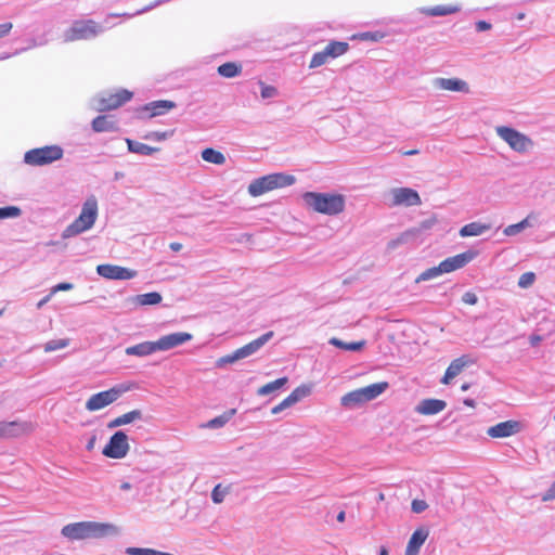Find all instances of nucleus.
Returning a JSON list of instances; mask_svg holds the SVG:
<instances>
[{
	"label": "nucleus",
	"mask_w": 555,
	"mask_h": 555,
	"mask_svg": "<svg viewBox=\"0 0 555 555\" xmlns=\"http://www.w3.org/2000/svg\"><path fill=\"white\" fill-rule=\"evenodd\" d=\"M153 548L145 547H127L126 553L128 555H152Z\"/></svg>",
	"instance_id": "5fc2aeb1"
},
{
	"label": "nucleus",
	"mask_w": 555,
	"mask_h": 555,
	"mask_svg": "<svg viewBox=\"0 0 555 555\" xmlns=\"http://www.w3.org/2000/svg\"><path fill=\"white\" fill-rule=\"evenodd\" d=\"M259 86L263 100L273 99L279 95V90L274 86L266 85L263 81H259Z\"/></svg>",
	"instance_id": "09e8293b"
},
{
	"label": "nucleus",
	"mask_w": 555,
	"mask_h": 555,
	"mask_svg": "<svg viewBox=\"0 0 555 555\" xmlns=\"http://www.w3.org/2000/svg\"><path fill=\"white\" fill-rule=\"evenodd\" d=\"M242 356L238 351V349H236L234 352H232L231 354H227L224 357H221L217 360L216 362V366L221 369V367H224L225 365L228 364H232L238 360H242Z\"/></svg>",
	"instance_id": "37998d69"
},
{
	"label": "nucleus",
	"mask_w": 555,
	"mask_h": 555,
	"mask_svg": "<svg viewBox=\"0 0 555 555\" xmlns=\"http://www.w3.org/2000/svg\"><path fill=\"white\" fill-rule=\"evenodd\" d=\"M176 107V103L172 101L160 100L147 104L144 108L151 111V116H157L164 114L166 111Z\"/></svg>",
	"instance_id": "c85d7f7f"
},
{
	"label": "nucleus",
	"mask_w": 555,
	"mask_h": 555,
	"mask_svg": "<svg viewBox=\"0 0 555 555\" xmlns=\"http://www.w3.org/2000/svg\"><path fill=\"white\" fill-rule=\"evenodd\" d=\"M13 28V24L11 22H7L0 24V39L7 37Z\"/></svg>",
	"instance_id": "052dcab7"
},
{
	"label": "nucleus",
	"mask_w": 555,
	"mask_h": 555,
	"mask_svg": "<svg viewBox=\"0 0 555 555\" xmlns=\"http://www.w3.org/2000/svg\"><path fill=\"white\" fill-rule=\"evenodd\" d=\"M466 365L467 360L464 357L453 360L448 366L441 383L446 385L450 384L453 378L461 374Z\"/></svg>",
	"instance_id": "bb28decb"
},
{
	"label": "nucleus",
	"mask_w": 555,
	"mask_h": 555,
	"mask_svg": "<svg viewBox=\"0 0 555 555\" xmlns=\"http://www.w3.org/2000/svg\"><path fill=\"white\" fill-rule=\"evenodd\" d=\"M491 28V24L486 21H479L476 23V29L478 31H486Z\"/></svg>",
	"instance_id": "680f3d73"
},
{
	"label": "nucleus",
	"mask_w": 555,
	"mask_h": 555,
	"mask_svg": "<svg viewBox=\"0 0 555 555\" xmlns=\"http://www.w3.org/2000/svg\"><path fill=\"white\" fill-rule=\"evenodd\" d=\"M61 534L70 541L87 540L85 521L65 525L61 530Z\"/></svg>",
	"instance_id": "4be33fe9"
},
{
	"label": "nucleus",
	"mask_w": 555,
	"mask_h": 555,
	"mask_svg": "<svg viewBox=\"0 0 555 555\" xmlns=\"http://www.w3.org/2000/svg\"><path fill=\"white\" fill-rule=\"evenodd\" d=\"M495 133L503 140L513 151L517 153H526L533 147V141L522 132L507 127L498 126Z\"/></svg>",
	"instance_id": "0eeeda50"
},
{
	"label": "nucleus",
	"mask_w": 555,
	"mask_h": 555,
	"mask_svg": "<svg viewBox=\"0 0 555 555\" xmlns=\"http://www.w3.org/2000/svg\"><path fill=\"white\" fill-rule=\"evenodd\" d=\"M169 247L173 251H180L182 249V244L178 242H172L170 243Z\"/></svg>",
	"instance_id": "338daca9"
},
{
	"label": "nucleus",
	"mask_w": 555,
	"mask_h": 555,
	"mask_svg": "<svg viewBox=\"0 0 555 555\" xmlns=\"http://www.w3.org/2000/svg\"><path fill=\"white\" fill-rule=\"evenodd\" d=\"M125 391L126 389L122 387H113L94 393L86 401V410L89 412L102 410L117 401Z\"/></svg>",
	"instance_id": "1a4fd4ad"
},
{
	"label": "nucleus",
	"mask_w": 555,
	"mask_h": 555,
	"mask_svg": "<svg viewBox=\"0 0 555 555\" xmlns=\"http://www.w3.org/2000/svg\"><path fill=\"white\" fill-rule=\"evenodd\" d=\"M122 425H128L135 421H140L143 417V414L140 410H132L122 415H120Z\"/></svg>",
	"instance_id": "8fccbe9b"
},
{
	"label": "nucleus",
	"mask_w": 555,
	"mask_h": 555,
	"mask_svg": "<svg viewBox=\"0 0 555 555\" xmlns=\"http://www.w3.org/2000/svg\"><path fill=\"white\" fill-rule=\"evenodd\" d=\"M132 98V92L120 89L115 93H102L92 100V107L99 112L115 109L128 102Z\"/></svg>",
	"instance_id": "6e6552de"
},
{
	"label": "nucleus",
	"mask_w": 555,
	"mask_h": 555,
	"mask_svg": "<svg viewBox=\"0 0 555 555\" xmlns=\"http://www.w3.org/2000/svg\"><path fill=\"white\" fill-rule=\"evenodd\" d=\"M229 493L230 487H222V485L219 483L211 491V500L215 504H220Z\"/></svg>",
	"instance_id": "ea45409f"
},
{
	"label": "nucleus",
	"mask_w": 555,
	"mask_h": 555,
	"mask_svg": "<svg viewBox=\"0 0 555 555\" xmlns=\"http://www.w3.org/2000/svg\"><path fill=\"white\" fill-rule=\"evenodd\" d=\"M99 215V204L94 195L86 198L79 216L62 232V238H70L93 228Z\"/></svg>",
	"instance_id": "f257e3e1"
},
{
	"label": "nucleus",
	"mask_w": 555,
	"mask_h": 555,
	"mask_svg": "<svg viewBox=\"0 0 555 555\" xmlns=\"http://www.w3.org/2000/svg\"><path fill=\"white\" fill-rule=\"evenodd\" d=\"M22 215V210L17 206L0 207V220L14 219Z\"/></svg>",
	"instance_id": "a19ab883"
},
{
	"label": "nucleus",
	"mask_w": 555,
	"mask_h": 555,
	"mask_svg": "<svg viewBox=\"0 0 555 555\" xmlns=\"http://www.w3.org/2000/svg\"><path fill=\"white\" fill-rule=\"evenodd\" d=\"M33 429L34 426L30 422H0V439L17 438L31 433Z\"/></svg>",
	"instance_id": "ddd939ff"
},
{
	"label": "nucleus",
	"mask_w": 555,
	"mask_h": 555,
	"mask_svg": "<svg viewBox=\"0 0 555 555\" xmlns=\"http://www.w3.org/2000/svg\"><path fill=\"white\" fill-rule=\"evenodd\" d=\"M287 382H288L287 377L278 378L271 383H268V384L261 386L258 389L257 393L259 396L270 395L271 392L281 389L283 386H285L287 384Z\"/></svg>",
	"instance_id": "e433bc0d"
},
{
	"label": "nucleus",
	"mask_w": 555,
	"mask_h": 555,
	"mask_svg": "<svg viewBox=\"0 0 555 555\" xmlns=\"http://www.w3.org/2000/svg\"><path fill=\"white\" fill-rule=\"evenodd\" d=\"M390 206H418L422 204L418 193L411 188H393L389 192Z\"/></svg>",
	"instance_id": "f8f14e48"
},
{
	"label": "nucleus",
	"mask_w": 555,
	"mask_h": 555,
	"mask_svg": "<svg viewBox=\"0 0 555 555\" xmlns=\"http://www.w3.org/2000/svg\"><path fill=\"white\" fill-rule=\"evenodd\" d=\"M429 535V530L425 527L417 528L411 535L404 555H418L422 545Z\"/></svg>",
	"instance_id": "6ab92c4d"
},
{
	"label": "nucleus",
	"mask_w": 555,
	"mask_h": 555,
	"mask_svg": "<svg viewBox=\"0 0 555 555\" xmlns=\"http://www.w3.org/2000/svg\"><path fill=\"white\" fill-rule=\"evenodd\" d=\"M447 402L440 399H424L415 406V412L421 415H435L443 411Z\"/></svg>",
	"instance_id": "aec40b11"
},
{
	"label": "nucleus",
	"mask_w": 555,
	"mask_h": 555,
	"mask_svg": "<svg viewBox=\"0 0 555 555\" xmlns=\"http://www.w3.org/2000/svg\"><path fill=\"white\" fill-rule=\"evenodd\" d=\"M104 27L92 20L75 21L69 28L63 33L64 42L78 40H90L102 34Z\"/></svg>",
	"instance_id": "39448f33"
},
{
	"label": "nucleus",
	"mask_w": 555,
	"mask_h": 555,
	"mask_svg": "<svg viewBox=\"0 0 555 555\" xmlns=\"http://www.w3.org/2000/svg\"><path fill=\"white\" fill-rule=\"evenodd\" d=\"M52 296L53 295H51L50 292L47 296H44L41 300L37 302V308L41 309L46 304H48L51 300Z\"/></svg>",
	"instance_id": "0e129e2a"
},
{
	"label": "nucleus",
	"mask_w": 555,
	"mask_h": 555,
	"mask_svg": "<svg viewBox=\"0 0 555 555\" xmlns=\"http://www.w3.org/2000/svg\"><path fill=\"white\" fill-rule=\"evenodd\" d=\"M167 1H168V0H157V1L153 2V3H151L150 5H147V7L143 8V9H141V10H138V11H137L135 13H133V14H128V13H124V14H111L109 16H107V18L105 20V22H107V20H108L109 17H114V16H127V17H132V16H135V15H140V14H143V13H145V12L151 11V10H152V9H154V8H157L158 5H160V4H163V3L167 2Z\"/></svg>",
	"instance_id": "de8ad7c7"
},
{
	"label": "nucleus",
	"mask_w": 555,
	"mask_h": 555,
	"mask_svg": "<svg viewBox=\"0 0 555 555\" xmlns=\"http://www.w3.org/2000/svg\"><path fill=\"white\" fill-rule=\"evenodd\" d=\"M282 411H284V410H283V408L281 406V404L279 403L278 405H275V406H273V408H272L271 413L275 415V414L281 413Z\"/></svg>",
	"instance_id": "774afa93"
},
{
	"label": "nucleus",
	"mask_w": 555,
	"mask_h": 555,
	"mask_svg": "<svg viewBox=\"0 0 555 555\" xmlns=\"http://www.w3.org/2000/svg\"><path fill=\"white\" fill-rule=\"evenodd\" d=\"M92 129L95 132L114 131L116 129L115 121L108 119L106 116H98L92 121Z\"/></svg>",
	"instance_id": "2f4dec72"
},
{
	"label": "nucleus",
	"mask_w": 555,
	"mask_h": 555,
	"mask_svg": "<svg viewBox=\"0 0 555 555\" xmlns=\"http://www.w3.org/2000/svg\"><path fill=\"white\" fill-rule=\"evenodd\" d=\"M218 74L225 78H233L241 74L242 67L233 62H228L218 67Z\"/></svg>",
	"instance_id": "c9c22d12"
},
{
	"label": "nucleus",
	"mask_w": 555,
	"mask_h": 555,
	"mask_svg": "<svg viewBox=\"0 0 555 555\" xmlns=\"http://www.w3.org/2000/svg\"><path fill=\"white\" fill-rule=\"evenodd\" d=\"M96 273L107 280H131L137 276V271L117 264H99Z\"/></svg>",
	"instance_id": "2eb2a0df"
},
{
	"label": "nucleus",
	"mask_w": 555,
	"mask_h": 555,
	"mask_svg": "<svg viewBox=\"0 0 555 555\" xmlns=\"http://www.w3.org/2000/svg\"><path fill=\"white\" fill-rule=\"evenodd\" d=\"M328 343L337 348L348 351H359L365 346V340L345 343L336 337H332Z\"/></svg>",
	"instance_id": "f704fd0d"
},
{
	"label": "nucleus",
	"mask_w": 555,
	"mask_h": 555,
	"mask_svg": "<svg viewBox=\"0 0 555 555\" xmlns=\"http://www.w3.org/2000/svg\"><path fill=\"white\" fill-rule=\"evenodd\" d=\"M156 341H143L133 346H129L125 349L127 356L135 357H149L157 352Z\"/></svg>",
	"instance_id": "b1692460"
},
{
	"label": "nucleus",
	"mask_w": 555,
	"mask_h": 555,
	"mask_svg": "<svg viewBox=\"0 0 555 555\" xmlns=\"http://www.w3.org/2000/svg\"><path fill=\"white\" fill-rule=\"evenodd\" d=\"M433 86L439 90L468 93V83L460 78H442L437 77L433 80Z\"/></svg>",
	"instance_id": "a211bd4d"
},
{
	"label": "nucleus",
	"mask_w": 555,
	"mask_h": 555,
	"mask_svg": "<svg viewBox=\"0 0 555 555\" xmlns=\"http://www.w3.org/2000/svg\"><path fill=\"white\" fill-rule=\"evenodd\" d=\"M120 426H124L120 416H118V417H116V418H114V420H112V421H109L107 423V428L108 429H114V428H117V427H120Z\"/></svg>",
	"instance_id": "e2e57ef3"
},
{
	"label": "nucleus",
	"mask_w": 555,
	"mask_h": 555,
	"mask_svg": "<svg viewBox=\"0 0 555 555\" xmlns=\"http://www.w3.org/2000/svg\"><path fill=\"white\" fill-rule=\"evenodd\" d=\"M296 178L284 172L270 173L251 181L248 185V193L253 197L260 196L270 191L291 186Z\"/></svg>",
	"instance_id": "7ed1b4c3"
},
{
	"label": "nucleus",
	"mask_w": 555,
	"mask_h": 555,
	"mask_svg": "<svg viewBox=\"0 0 555 555\" xmlns=\"http://www.w3.org/2000/svg\"><path fill=\"white\" fill-rule=\"evenodd\" d=\"M555 499V481L551 485V487L542 494L541 500L543 502H550Z\"/></svg>",
	"instance_id": "13d9d810"
},
{
	"label": "nucleus",
	"mask_w": 555,
	"mask_h": 555,
	"mask_svg": "<svg viewBox=\"0 0 555 555\" xmlns=\"http://www.w3.org/2000/svg\"><path fill=\"white\" fill-rule=\"evenodd\" d=\"M192 338L193 336L190 333L176 332L160 336L155 341L158 351H168L189 343Z\"/></svg>",
	"instance_id": "dca6fc26"
},
{
	"label": "nucleus",
	"mask_w": 555,
	"mask_h": 555,
	"mask_svg": "<svg viewBox=\"0 0 555 555\" xmlns=\"http://www.w3.org/2000/svg\"><path fill=\"white\" fill-rule=\"evenodd\" d=\"M273 332H267L260 337L254 339L253 341L246 344L245 346L238 348V351L243 359L248 358L259 351L272 337Z\"/></svg>",
	"instance_id": "412c9836"
},
{
	"label": "nucleus",
	"mask_w": 555,
	"mask_h": 555,
	"mask_svg": "<svg viewBox=\"0 0 555 555\" xmlns=\"http://www.w3.org/2000/svg\"><path fill=\"white\" fill-rule=\"evenodd\" d=\"M462 301L464 304H467V305H476L477 301H478V298L476 296L475 293L473 292H466L463 296H462Z\"/></svg>",
	"instance_id": "bf43d9fd"
},
{
	"label": "nucleus",
	"mask_w": 555,
	"mask_h": 555,
	"mask_svg": "<svg viewBox=\"0 0 555 555\" xmlns=\"http://www.w3.org/2000/svg\"><path fill=\"white\" fill-rule=\"evenodd\" d=\"M302 198L314 211L328 216L343 212L346 205L345 196L336 193L307 192Z\"/></svg>",
	"instance_id": "f03ea898"
},
{
	"label": "nucleus",
	"mask_w": 555,
	"mask_h": 555,
	"mask_svg": "<svg viewBox=\"0 0 555 555\" xmlns=\"http://www.w3.org/2000/svg\"><path fill=\"white\" fill-rule=\"evenodd\" d=\"M69 345V339H53L49 340L44 344L43 349L46 352H53L63 348H66Z\"/></svg>",
	"instance_id": "79ce46f5"
},
{
	"label": "nucleus",
	"mask_w": 555,
	"mask_h": 555,
	"mask_svg": "<svg viewBox=\"0 0 555 555\" xmlns=\"http://www.w3.org/2000/svg\"><path fill=\"white\" fill-rule=\"evenodd\" d=\"M537 221H538V215L532 211V212L528 214L527 217L525 219H522L520 222L507 225L503 230V233L506 236H515V235L519 234L521 231H524L525 229L534 227L537 224Z\"/></svg>",
	"instance_id": "5701e85b"
},
{
	"label": "nucleus",
	"mask_w": 555,
	"mask_h": 555,
	"mask_svg": "<svg viewBox=\"0 0 555 555\" xmlns=\"http://www.w3.org/2000/svg\"><path fill=\"white\" fill-rule=\"evenodd\" d=\"M63 154L60 145H46L27 151L24 154V163L34 167L46 166L60 160Z\"/></svg>",
	"instance_id": "423d86ee"
},
{
	"label": "nucleus",
	"mask_w": 555,
	"mask_h": 555,
	"mask_svg": "<svg viewBox=\"0 0 555 555\" xmlns=\"http://www.w3.org/2000/svg\"><path fill=\"white\" fill-rule=\"evenodd\" d=\"M201 155L205 162L210 164L223 165L225 163V156L221 152L211 147L203 150Z\"/></svg>",
	"instance_id": "473e14b6"
},
{
	"label": "nucleus",
	"mask_w": 555,
	"mask_h": 555,
	"mask_svg": "<svg viewBox=\"0 0 555 555\" xmlns=\"http://www.w3.org/2000/svg\"><path fill=\"white\" fill-rule=\"evenodd\" d=\"M521 430L522 424L519 421L508 420L489 427L487 429V435L494 439H502L515 436Z\"/></svg>",
	"instance_id": "4468645a"
},
{
	"label": "nucleus",
	"mask_w": 555,
	"mask_h": 555,
	"mask_svg": "<svg viewBox=\"0 0 555 555\" xmlns=\"http://www.w3.org/2000/svg\"><path fill=\"white\" fill-rule=\"evenodd\" d=\"M171 135V132L168 131H153L144 135L146 140L154 141H164L167 140Z\"/></svg>",
	"instance_id": "603ef678"
},
{
	"label": "nucleus",
	"mask_w": 555,
	"mask_h": 555,
	"mask_svg": "<svg viewBox=\"0 0 555 555\" xmlns=\"http://www.w3.org/2000/svg\"><path fill=\"white\" fill-rule=\"evenodd\" d=\"M441 274H442V272H441L440 267L438 264L437 267L429 268V269L425 270L424 272H422L417 276L416 283L436 279V278H438Z\"/></svg>",
	"instance_id": "49530a36"
},
{
	"label": "nucleus",
	"mask_w": 555,
	"mask_h": 555,
	"mask_svg": "<svg viewBox=\"0 0 555 555\" xmlns=\"http://www.w3.org/2000/svg\"><path fill=\"white\" fill-rule=\"evenodd\" d=\"M428 504L424 500H413L411 503L412 512L416 514L423 513L425 509H427Z\"/></svg>",
	"instance_id": "864d4df0"
},
{
	"label": "nucleus",
	"mask_w": 555,
	"mask_h": 555,
	"mask_svg": "<svg viewBox=\"0 0 555 555\" xmlns=\"http://www.w3.org/2000/svg\"><path fill=\"white\" fill-rule=\"evenodd\" d=\"M73 288H74V285L72 283H67V282L59 283L51 288V295H54L59 292L72 291Z\"/></svg>",
	"instance_id": "6e6d98bb"
},
{
	"label": "nucleus",
	"mask_w": 555,
	"mask_h": 555,
	"mask_svg": "<svg viewBox=\"0 0 555 555\" xmlns=\"http://www.w3.org/2000/svg\"><path fill=\"white\" fill-rule=\"evenodd\" d=\"M460 11L457 5H436L433 8L422 9L421 12L430 16H444Z\"/></svg>",
	"instance_id": "c756f323"
},
{
	"label": "nucleus",
	"mask_w": 555,
	"mask_h": 555,
	"mask_svg": "<svg viewBox=\"0 0 555 555\" xmlns=\"http://www.w3.org/2000/svg\"><path fill=\"white\" fill-rule=\"evenodd\" d=\"M326 53L331 56V59L343 55L348 50L347 42L340 41H332L325 48Z\"/></svg>",
	"instance_id": "4c0bfd02"
},
{
	"label": "nucleus",
	"mask_w": 555,
	"mask_h": 555,
	"mask_svg": "<svg viewBox=\"0 0 555 555\" xmlns=\"http://www.w3.org/2000/svg\"><path fill=\"white\" fill-rule=\"evenodd\" d=\"M130 450L128 436L122 430L116 431L104 447L102 453L114 460L124 459Z\"/></svg>",
	"instance_id": "9d476101"
},
{
	"label": "nucleus",
	"mask_w": 555,
	"mask_h": 555,
	"mask_svg": "<svg viewBox=\"0 0 555 555\" xmlns=\"http://www.w3.org/2000/svg\"><path fill=\"white\" fill-rule=\"evenodd\" d=\"M534 281L535 274L533 272H526L519 276L517 284L520 288L526 289L532 286Z\"/></svg>",
	"instance_id": "3c124183"
},
{
	"label": "nucleus",
	"mask_w": 555,
	"mask_h": 555,
	"mask_svg": "<svg viewBox=\"0 0 555 555\" xmlns=\"http://www.w3.org/2000/svg\"><path fill=\"white\" fill-rule=\"evenodd\" d=\"M85 527L87 540L114 538L120 535L121 533L120 527L112 522L85 520Z\"/></svg>",
	"instance_id": "9b49d317"
},
{
	"label": "nucleus",
	"mask_w": 555,
	"mask_h": 555,
	"mask_svg": "<svg viewBox=\"0 0 555 555\" xmlns=\"http://www.w3.org/2000/svg\"><path fill=\"white\" fill-rule=\"evenodd\" d=\"M141 306H155L162 301V295L157 292L137 295L133 299Z\"/></svg>",
	"instance_id": "72a5a7b5"
},
{
	"label": "nucleus",
	"mask_w": 555,
	"mask_h": 555,
	"mask_svg": "<svg viewBox=\"0 0 555 555\" xmlns=\"http://www.w3.org/2000/svg\"><path fill=\"white\" fill-rule=\"evenodd\" d=\"M436 223H437L436 216H431V217L421 221L417 227L402 233L400 235V237L398 238V241L400 243H406L411 237L416 236V235L421 234L422 232L431 229Z\"/></svg>",
	"instance_id": "393cba45"
},
{
	"label": "nucleus",
	"mask_w": 555,
	"mask_h": 555,
	"mask_svg": "<svg viewBox=\"0 0 555 555\" xmlns=\"http://www.w3.org/2000/svg\"><path fill=\"white\" fill-rule=\"evenodd\" d=\"M47 42H48L47 39H42L40 41H38L36 39H31V40H29V46L27 48H22V49L16 50L13 55H17V54H20L28 49H31V48L44 46V44H47Z\"/></svg>",
	"instance_id": "4d7b16f0"
},
{
	"label": "nucleus",
	"mask_w": 555,
	"mask_h": 555,
	"mask_svg": "<svg viewBox=\"0 0 555 555\" xmlns=\"http://www.w3.org/2000/svg\"><path fill=\"white\" fill-rule=\"evenodd\" d=\"M128 150L131 153L140 154V155H152L159 151L158 147L150 146L144 143L133 141L130 139H126Z\"/></svg>",
	"instance_id": "7c9ffc66"
},
{
	"label": "nucleus",
	"mask_w": 555,
	"mask_h": 555,
	"mask_svg": "<svg viewBox=\"0 0 555 555\" xmlns=\"http://www.w3.org/2000/svg\"><path fill=\"white\" fill-rule=\"evenodd\" d=\"M529 340H530L531 346H537L542 340V337L539 335H532V336H530Z\"/></svg>",
	"instance_id": "69168bd1"
},
{
	"label": "nucleus",
	"mask_w": 555,
	"mask_h": 555,
	"mask_svg": "<svg viewBox=\"0 0 555 555\" xmlns=\"http://www.w3.org/2000/svg\"><path fill=\"white\" fill-rule=\"evenodd\" d=\"M388 388L387 382L371 384L344 395L340 404L346 409H354L379 397Z\"/></svg>",
	"instance_id": "20e7f679"
},
{
	"label": "nucleus",
	"mask_w": 555,
	"mask_h": 555,
	"mask_svg": "<svg viewBox=\"0 0 555 555\" xmlns=\"http://www.w3.org/2000/svg\"><path fill=\"white\" fill-rule=\"evenodd\" d=\"M475 258V253L465 251L452 257H449L439 263L442 274L450 273L455 270L462 269Z\"/></svg>",
	"instance_id": "f3484780"
},
{
	"label": "nucleus",
	"mask_w": 555,
	"mask_h": 555,
	"mask_svg": "<svg viewBox=\"0 0 555 555\" xmlns=\"http://www.w3.org/2000/svg\"><path fill=\"white\" fill-rule=\"evenodd\" d=\"M311 392V388L306 385H301L297 388H295L289 396H287L282 402H280L283 410H286L297 402H299L301 399L308 397Z\"/></svg>",
	"instance_id": "a878e982"
},
{
	"label": "nucleus",
	"mask_w": 555,
	"mask_h": 555,
	"mask_svg": "<svg viewBox=\"0 0 555 555\" xmlns=\"http://www.w3.org/2000/svg\"><path fill=\"white\" fill-rule=\"evenodd\" d=\"M328 59H331V56L326 53L325 49L320 52H317L313 54V56L310 61L309 67L310 68L320 67V66L324 65L325 63H327Z\"/></svg>",
	"instance_id": "a18cd8bd"
},
{
	"label": "nucleus",
	"mask_w": 555,
	"mask_h": 555,
	"mask_svg": "<svg viewBox=\"0 0 555 555\" xmlns=\"http://www.w3.org/2000/svg\"><path fill=\"white\" fill-rule=\"evenodd\" d=\"M489 229L490 227L488 224H482L480 222H470L468 224H465L460 230V235L462 237L478 236L487 232Z\"/></svg>",
	"instance_id": "cd10ccee"
},
{
	"label": "nucleus",
	"mask_w": 555,
	"mask_h": 555,
	"mask_svg": "<svg viewBox=\"0 0 555 555\" xmlns=\"http://www.w3.org/2000/svg\"><path fill=\"white\" fill-rule=\"evenodd\" d=\"M235 414V410H231L229 413L222 414L220 416H217L212 420H210L205 427L208 428H221L223 427L231 418V416Z\"/></svg>",
	"instance_id": "58836bf2"
},
{
	"label": "nucleus",
	"mask_w": 555,
	"mask_h": 555,
	"mask_svg": "<svg viewBox=\"0 0 555 555\" xmlns=\"http://www.w3.org/2000/svg\"><path fill=\"white\" fill-rule=\"evenodd\" d=\"M242 356L238 351V349H236L234 352H232L231 354H227L224 357H221L217 360L216 362V366L221 369V367H224L225 365L228 364H232L238 360H242Z\"/></svg>",
	"instance_id": "c03bdc74"
}]
</instances>
